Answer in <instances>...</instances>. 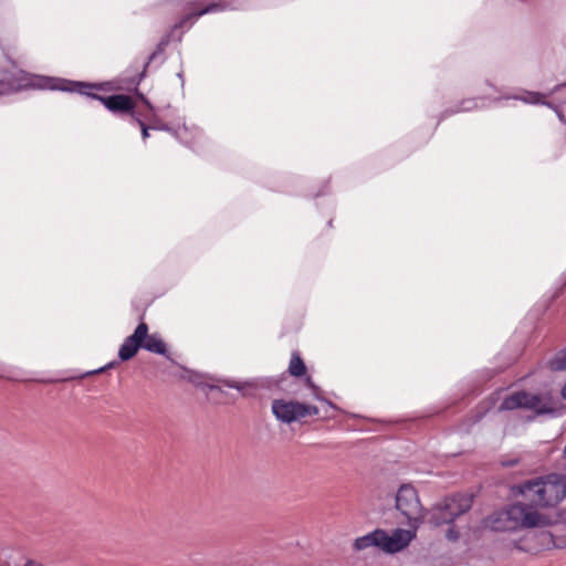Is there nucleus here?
I'll list each match as a JSON object with an SVG mask.
<instances>
[{"mask_svg": "<svg viewBox=\"0 0 566 566\" xmlns=\"http://www.w3.org/2000/svg\"><path fill=\"white\" fill-rule=\"evenodd\" d=\"M243 7V3L238 0H220L219 2H212L203 8H195L191 12L186 14L178 23L175 24L169 34L161 39L157 50L153 52L148 57L145 67H148L149 64L157 59V55L164 52L165 46L169 43L170 39L175 36V33L178 29H189L195 23V21L203 14L220 12L224 10H238L242 9Z\"/></svg>", "mask_w": 566, "mask_h": 566, "instance_id": "4", "label": "nucleus"}, {"mask_svg": "<svg viewBox=\"0 0 566 566\" xmlns=\"http://www.w3.org/2000/svg\"><path fill=\"white\" fill-rule=\"evenodd\" d=\"M306 366L303 361V359L300 357L297 353H293L290 365H289V373L292 376L301 377L305 374Z\"/></svg>", "mask_w": 566, "mask_h": 566, "instance_id": "17", "label": "nucleus"}, {"mask_svg": "<svg viewBox=\"0 0 566 566\" xmlns=\"http://www.w3.org/2000/svg\"><path fill=\"white\" fill-rule=\"evenodd\" d=\"M347 415H348L349 417H352V418H360V416H359V415H356V413H347Z\"/></svg>", "mask_w": 566, "mask_h": 566, "instance_id": "26", "label": "nucleus"}, {"mask_svg": "<svg viewBox=\"0 0 566 566\" xmlns=\"http://www.w3.org/2000/svg\"><path fill=\"white\" fill-rule=\"evenodd\" d=\"M512 98L522 101L525 104L552 107V103L546 101V95L538 92L526 91L523 94L512 96Z\"/></svg>", "mask_w": 566, "mask_h": 566, "instance_id": "13", "label": "nucleus"}, {"mask_svg": "<svg viewBox=\"0 0 566 566\" xmlns=\"http://www.w3.org/2000/svg\"><path fill=\"white\" fill-rule=\"evenodd\" d=\"M472 503L473 496L470 494L447 496L432 506L429 512V523L433 526L451 524L458 516L468 512Z\"/></svg>", "mask_w": 566, "mask_h": 566, "instance_id": "5", "label": "nucleus"}, {"mask_svg": "<svg viewBox=\"0 0 566 566\" xmlns=\"http://www.w3.org/2000/svg\"><path fill=\"white\" fill-rule=\"evenodd\" d=\"M148 326L146 323L142 322L137 325L134 333L126 337L118 350V357L120 360L126 361L132 359L142 348V343L144 338L147 336Z\"/></svg>", "mask_w": 566, "mask_h": 566, "instance_id": "11", "label": "nucleus"}, {"mask_svg": "<svg viewBox=\"0 0 566 566\" xmlns=\"http://www.w3.org/2000/svg\"><path fill=\"white\" fill-rule=\"evenodd\" d=\"M10 63V70L0 72V96L27 88L52 90L63 92H77L91 98L99 101L108 111L113 113H126L134 108V102L128 95L101 96L91 93L95 87L93 84L84 82H74L59 77L43 75H33L18 69L9 56H6Z\"/></svg>", "mask_w": 566, "mask_h": 566, "instance_id": "1", "label": "nucleus"}, {"mask_svg": "<svg viewBox=\"0 0 566 566\" xmlns=\"http://www.w3.org/2000/svg\"><path fill=\"white\" fill-rule=\"evenodd\" d=\"M146 105L149 106L150 109H153V107L150 106L149 102L145 101Z\"/></svg>", "mask_w": 566, "mask_h": 566, "instance_id": "29", "label": "nucleus"}, {"mask_svg": "<svg viewBox=\"0 0 566 566\" xmlns=\"http://www.w3.org/2000/svg\"><path fill=\"white\" fill-rule=\"evenodd\" d=\"M180 378L193 384L197 387H209L210 389L217 388L214 385H211L207 381L208 376L199 374L195 370L182 368V374Z\"/></svg>", "mask_w": 566, "mask_h": 566, "instance_id": "14", "label": "nucleus"}, {"mask_svg": "<svg viewBox=\"0 0 566 566\" xmlns=\"http://www.w3.org/2000/svg\"><path fill=\"white\" fill-rule=\"evenodd\" d=\"M150 128L156 130H165L175 136L180 143L187 146H195L201 139L203 133L197 126H187L185 123L177 126H170L155 119L150 123Z\"/></svg>", "mask_w": 566, "mask_h": 566, "instance_id": "10", "label": "nucleus"}, {"mask_svg": "<svg viewBox=\"0 0 566 566\" xmlns=\"http://www.w3.org/2000/svg\"><path fill=\"white\" fill-rule=\"evenodd\" d=\"M354 547L361 551L368 547L379 548V528L355 539Z\"/></svg>", "mask_w": 566, "mask_h": 566, "instance_id": "15", "label": "nucleus"}, {"mask_svg": "<svg viewBox=\"0 0 566 566\" xmlns=\"http://www.w3.org/2000/svg\"><path fill=\"white\" fill-rule=\"evenodd\" d=\"M501 517H505L511 525L497 526L495 521H490L491 527L495 531L513 530V528H532L543 527L549 524L547 516L539 514L533 504L516 503L510 505L506 510L500 513Z\"/></svg>", "mask_w": 566, "mask_h": 566, "instance_id": "3", "label": "nucleus"}, {"mask_svg": "<svg viewBox=\"0 0 566 566\" xmlns=\"http://www.w3.org/2000/svg\"><path fill=\"white\" fill-rule=\"evenodd\" d=\"M548 366L552 370H566V347L555 354Z\"/></svg>", "mask_w": 566, "mask_h": 566, "instance_id": "18", "label": "nucleus"}, {"mask_svg": "<svg viewBox=\"0 0 566 566\" xmlns=\"http://www.w3.org/2000/svg\"><path fill=\"white\" fill-rule=\"evenodd\" d=\"M551 108L554 109V112L556 113L558 119L562 123L566 124V118H565V115L563 114V112L557 106H555L554 104H552Z\"/></svg>", "mask_w": 566, "mask_h": 566, "instance_id": "24", "label": "nucleus"}, {"mask_svg": "<svg viewBox=\"0 0 566 566\" xmlns=\"http://www.w3.org/2000/svg\"><path fill=\"white\" fill-rule=\"evenodd\" d=\"M446 536L450 541H455L459 538V532L452 526L448 528Z\"/></svg>", "mask_w": 566, "mask_h": 566, "instance_id": "23", "label": "nucleus"}, {"mask_svg": "<svg viewBox=\"0 0 566 566\" xmlns=\"http://www.w3.org/2000/svg\"><path fill=\"white\" fill-rule=\"evenodd\" d=\"M524 408L533 410L538 415L552 413L555 410L554 400L549 392L531 394L516 391L506 396L500 405V410H514Z\"/></svg>", "mask_w": 566, "mask_h": 566, "instance_id": "7", "label": "nucleus"}, {"mask_svg": "<svg viewBox=\"0 0 566 566\" xmlns=\"http://www.w3.org/2000/svg\"><path fill=\"white\" fill-rule=\"evenodd\" d=\"M564 87H566V82L564 84H560V85L556 86L555 90H559V88H564Z\"/></svg>", "mask_w": 566, "mask_h": 566, "instance_id": "27", "label": "nucleus"}, {"mask_svg": "<svg viewBox=\"0 0 566 566\" xmlns=\"http://www.w3.org/2000/svg\"><path fill=\"white\" fill-rule=\"evenodd\" d=\"M178 77H179L180 80H182V73H181V72H179V73H178Z\"/></svg>", "mask_w": 566, "mask_h": 566, "instance_id": "28", "label": "nucleus"}, {"mask_svg": "<svg viewBox=\"0 0 566 566\" xmlns=\"http://www.w3.org/2000/svg\"><path fill=\"white\" fill-rule=\"evenodd\" d=\"M0 378L9 379V380H19V374L14 369L0 364Z\"/></svg>", "mask_w": 566, "mask_h": 566, "instance_id": "20", "label": "nucleus"}, {"mask_svg": "<svg viewBox=\"0 0 566 566\" xmlns=\"http://www.w3.org/2000/svg\"><path fill=\"white\" fill-rule=\"evenodd\" d=\"M306 384H307L308 388H311V389H312V394H313V397H314L315 399H317V400H319V401H324V402H326V403H327L331 408H333V409H338V407H337L336 405H334L333 402H331V401H328V400L324 399V398L321 396V389H319V387H317V386L312 381V379H311V378H307V379H306Z\"/></svg>", "mask_w": 566, "mask_h": 566, "instance_id": "19", "label": "nucleus"}, {"mask_svg": "<svg viewBox=\"0 0 566 566\" xmlns=\"http://www.w3.org/2000/svg\"><path fill=\"white\" fill-rule=\"evenodd\" d=\"M397 511L405 517L410 528H419L424 521V509L417 490L411 484H402L396 493Z\"/></svg>", "mask_w": 566, "mask_h": 566, "instance_id": "6", "label": "nucleus"}, {"mask_svg": "<svg viewBox=\"0 0 566 566\" xmlns=\"http://www.w3.org/2000/svg\"><path fill=\"white\" fill-rule=\"evenodd\" d=\"M142 348L147 352L155 353L165 356L167 359H171L167 353V346L163 338L158 334H148L142 343Z\"/></svg>", "mask_w": 566, "mask_h": 566, "instance_id": "12", "label": "nucleus"}, {"mask_svg": "<svg viewBox=\"0 0 566 566\" xmlns=\"http://www.w3.org/2000/svg\"><path fill=\"white\" fill-rule=\"evenodd\" d=\"M135 122L140 126L143 139L146 140L149 137V129H151L150 125L147 126L139 118H135Z\"/></svg>", "mask_w": 566, "mask_h": 566, "instance_id": "22", "label": "nucleus"}, {"mask_svg": "<svg viewBox=\"0 0 566 566\" xmlns=\"http://www.w3.org/2000/svg\"><path fill=\"white\" fill-rule=\"evenodd\" d=\"M418 528H396L391 533L379 528V549L395 554L405 549L416 537Z\"/></svg>", "mask_w": 566, "mask_h": 566, "instance_id": "9", "label": "nucleus"}, {"mask_svg": "<svg viewBox=\"0 0 566 566\" xmlns=\"http://www.w3.org/2000/svg\"><path fill=\"white\" fill-rule=\"evenodd\" d=\"M483 101H484L483 97L464 98L459 103V105L454 109L446 111L444 115L455 114V113H460V112L475 111V109L480 108L479 102H483Z\"/></svg>", "mask_w": 566, "mask_h": 566, "instance_id": "16", "label": "nucleus"}, {"mask_svg": "<svg viewBox=\"0 0 566 566\" xmlns=\"http://www.w3.org/2000/svg\"><path fill=\"white\" fill-rule=\"evenodd\" d=\"M520 493L534 506H555L566 496V476L548 474L520 485Z\"/></svg>", "mask_w": 566, "mask_h": 566, "instance_id": "2", "label": "nucleus"}, {"mask_svg": "<svg viewBox=\"0 0 566 566\" xmlns=\"http://www.w3.org/2000/svg\"><path fill=\"white\" fill-rule=\"evenodd\" d=\"M177 41H181V34L178 35V38L176 39Z\"/></svg>", "mask_w": 566, "mask_h": 566, "instance_id": "30", "label": "nucleus"}, {"mask_svg": "<svg viewBox=\"0 0 566 566\" xmlns=\"http://www.w3.org/2000/svg\"><path fill=\"white\" fill-rule=\"evenodd\" d=\"M562 397L566 400V384L562 388Z\"/></svg>", "mask_w": 566, "mask_h": 566, "instance_id": "25", "label": "nucleus"}, {"mask_svg": "<svg viewBox=\"0 0 566 566\" xmlns=\"http://www.w3.org/2000/svg\"><path fill=\"white\" fill-rule=\"evenodd\" d=\"M224 386L229 387V388H234L239 391L243 390V388L245 387L247 382H239L237 380H233V379H222L220 380Z\"/></svg>", "mask_w": 566, "mask_h": 566, "instance_id": "21", "label": "nucleus"}, {"mask_svg": "<svg viewBox=\"0 0 566 566\" xmlns=\"http://www.w3.org/2000/svg\"><path fill=\"white\" fill-rule=\"evenodd\" d=\"M272 412L277 420L291 423L306 417L317 416L319 410L316 406L294 400L275 399L272 402Z\"/></svg>", "mask_w": 566, "mask_h": 566, "instance_id": "8", "label": "nucleus"}]
</instances>
